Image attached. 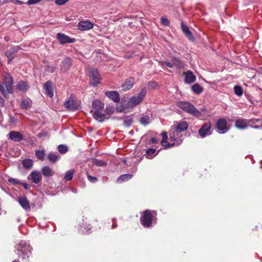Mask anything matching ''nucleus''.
Masks as SVG:
<instances>
[{"instance_id":"1","label":"nucleus","mask_w":262,"mask_h":262,"mask_svg":"<svg viewBox=\"0 0 262 262\" xmlns=\"http://www.w3.org/2000/svg\"><path fill=\"white\" fill-rule=\"evenodd\" d=\"M13 78L9 74H7L5 76L3 83L0 81V92L6 98L9 97V94H12L13 92Z\"/></svg>"},{"instance_id":"2","label":"nucleus","mask_w":262,"mask_h":262,"mask_svg":"<svg viewBox=\"0 0 262 262\" xmlns=\"http://www.w3.org/2000/svg\"><path fill=\"white\" fill-rule=\"evenodd\" d=\"M157 215L155 210H146L143 212V215L140 217L141 224L146 228L152 226L153 221Z\"/></svg>"},{"instance_id":"3","label":"nucleus","mask_w":262,"mask_h":262,"mask_svg":"<svg viewBox=\"0 0 262 262\" xmlns=\"http://www.w3.org/2000/svg\"><path fill=\"white\" fill-rule=\"evenodd\" d=\"M18 252L17 254L24 262L29 261V258L31 255V248L26 245L25 242L21 241L17 246Z\"/></svg>"},{"instance_id":"4","label":"nucleus","mask_w":262,"mask_h":262,"mask_svg":"<svg viewBox=\"0 0 262 262\" xmlns=\"http://www.w3.org/2000/svg\"><path fill=\"white\" fill-rule=\"evenodd\" d=\"M170 141L173 142L174 146H179L184 139L183 133L173 128H171L169 132Z\"/></svg>"},{"instance_id":"5","label":"nucleus","mask_w":262,"mask_h":262,"mask_svg":"<svg viewBox=\"0 0 262 262\" xmlns=\"http://www.w3.org/2000/svg\"><path fill=\"white\" fill-rule=\"evenodd\" d=\"M178 106L184 112L194 116H199L201 115L200 111L190 103L182 101L179 103Z\"/></svg>"},{"instance_id":"6","label":"nucleus","mask_w":262,"mask_h":262,"mask_svg":"<svg viewBox=\"0 0 262 262\" xmlns=\"http://www.w3.org/2000/svg\"><path fill=\"white\" fill-rule=\"evenodd\" d=\"M89 75L91 78L90 84L96 86L100 83V77L97 69L92 68L90 69Z\"/></svg>"},{"instance_id":"7","label":"nucleus","mask_w":262,"mask_h":262,"mask_svg":"<svg viewBox=\"0 0 262 262\" xmlns=\"http://www.w3.org/2000/svg\"><path fill=\"white\" fill-rule=\"evenodd\" d=\"M56 38L60 45L73 43L76 40L75 38H71L70 36L62 33H58L56 35Z\"/></svg>"},{"instance_id":"8","label":"nucleus","mask_w":262,"mask_h":262,"mask_svg":"<svg viewBox=\"0 0 262 262\" xmlns=\"http://www.w3.org/2000/svg\"><path fill=\"white\" fill-rule=\"evenodd\" d=\"M20 49L17 46L12 47L9 50L5 52V55L8 58V63H11L12 60L15 58V55Z\"/></svg>"},{"instance_id":"9","label":"nucleus","mask_w":262,"mask_h":262,"mask_svg":"<svg viewBox=\"0 0 262 262\" xmlns=\"http://www.w3.org/2000/svg\"><path fill=\"white\" fill-rule=\"evenodd\" d=\"M64 106L67 109L70 111H76L79 108V104L74 99L72 95H71L69 100L65 102Z\"/></svg>"},{"instance_id":"10","label":"nucleus","mask_w":262,"mask_h":262,"mask_svg":"<svg viewBox=\"0 0 262 262\" xmlns=\"http://www.w3.org/2000/svg\"><path fill=\"white\" fill-rule=\"evenodd\" d=\"M227 121L225 119L221 118L216 122V128L219 133L224 134L227 130Z\"/></svg>"},{"instance_id":"11","label":"nucleus","mask_w":262,"mask_h":262,"mask_svg":"<svg viewBox=\"0 0 262 262\" xmlns=\"http://www.w3.org/2000/svg\"><path fill=\"white\" fill-rule=\"evenodd\" d=\"M211 124L210 122H207L203 124L201 128L199 130V134L202 138L205 137L207 135L210 134Z\"/></svg>"},{"instance_id":"12","label":"nucleus","mask_w":262,"mask_h":262,"mask_svg":"<svg viewBox=\"0 0 262 262\" xmlns=\"http://www.w3.org/2000/svg\"><path fill=\"white\" fill-rule=\"evenodd\" d=\"M17 202L25 211H30L31 210L29 201L26 196L18 197Z\"/></svg>"},{"instance_id":"13","label":"nucleus","mask_w":262,"mask_h":262,"mask_svg":"<svg viewBox=\"0 0 262 262\" xmlns=\"http://www.w3.org/2000/svg\"><path fill=\"white\" fill-rule=\"evenodd\" d=\"M9 139L15 142H18L23 140V135L17 131H11L8 134Z\"/></svg>"},{"instance_id":"14","label":"nucleus","mask_w":262,"mask_h":262,"mask_svg":"<svg viewBox=\"0 0 262 262\" xmlns=\"http://www.w3.org/2000/svg\"><path fill=\"white\" fill-rule=\"evenodd\" d=\"M28 180H31L35 184L39 183L42 179L41 173L38 171H33L29 175L28 177Z\"/></svg>"},{"instance_id":"15","label":"nucleus","mask_w":262,"mask_h":262,"mask_svg":"<svg viewBox=\"0 0 262 262\" xmlns=\"http://www.w3.org/2000/svg\"><path fill=\"white\" fill-rule=\"evenodd\" d=\"M72 65V60L70 57H66L61 62L60 70L63 72L68 71Z\"/></svg>"},{"instance_id":"16","label":"nucleus","mask_w":262,"mask_h":262,"mask_svg":"<svg viewBox=\"0 0 262 262\" xmlns=\"http://www.w3.org/2000/svg\"><path fill=\"white\" fill-rule=\"evenodd\" d=\"M94 24L89 20L81 21L79 22L77 27L80 31H86L92 29Z\"/></svg>"},{"instance_id":"17","label":"nucleus","mask_w":262,"mask_h":262,"mask_svg":"<svg viewBox=\"0 0 262 262\" xmlns=\"http://www.w3.org/2000/svg\"><path fill=\"white\" fill-rule=\"evenodd\" d=\"M181 27L183 32L188 39L191 41L194 40V37L190 31L189 27L187 25H185L183 21L181 24Z\"/></svg>"},{"instance_id":"18","label":"nucleus","mask_w":262,"mask_h":262,"mask_svg":"<svg viewBox=\"0 0 262 262\" xmlns=\"http://www.w3.org/2000/svg\"><path fill=\"white\" fill-rule=\"evenodd\" d=\"M105 94L106 96L112 100L114 102H118L120 101L119 94L117 91H107Z\"/></svg>"},{"instance_id":"19","label":"nucleus","mask_w":262,"mask_h":262,"mask_svg":"<svg viewBox=\"0 0 262 262\" xmlns=\"http://www.w3.org/2000/svg\"><path fill=\"white\" fill-rule=\"evenodd\" d=\"M250 122V120L245 119H239L235 121V125L238 129H244L247 128Z\"/></svg>"},{"instance_id":"20","label":"nucleus","mask_w":262,"mask_h":262,"mask_svg":"<svg viewBox=\"0 0 262 262\" xmlns=\"http://www.w3.org/2000/svg\"><path fill=\"white\" fill-rule=\"evenodd\" d=\"M93 110L91 112L96 111H103L104 104L101 102L99 100L96 99L93 101L92 103Z\"/></svg>"},{"instance_id":"21","label":"nucleus","mask_w":262,"mask_h":262,"mask_svg":"<svg viewBox=\"0 0 262 262\" xmlns=\"http://www.w3.org/2000/svg\"><path fill=\"white\" fill-rule=\"evenodd\" d=\"M46 94L50 98L53 96V82L51 80L47 81L43 85Z\"/></svg>"},{"instance_id":"22","label":"nucleus","mask_w":262,"mask_h":262,"mask_svg":"<svg viewBox=\"0 0 262 262\" xmlns=\"http://www.w3.org/2000/svg\"><path fill=\"white\" fill-rule=\"evenodd\" d=\"M103 111H96L91 112L92 113L93 118L99 122H102L105 119V114L103 113Z\"/></svg>"},{"instance_id":"23","label":"nucleus","mask_w":262,"mask_h":262,"mask_svg":"<svg viewBox=\"0 0 262 262\" xmlns=\"http://www.w3.org/2000/svg\"><path fill=\"white\" fill-rule=\"evenodd\" d=\"M134 83V78L133 77H129L126 79L124 83L121 86L122 90L123 91H126L127 90H130L133 86Z\"/></svg>"},{"instance_id":"24","label":"nucleus","mask_w":262,"mask_h":262,"mask_svg":"<svg viewBox=\"0 0 262 262\" xmlns=\"http://www.w3.org/2000/svg\"><path fill=\"white\" fill-rule=\"evenodd\" d=\"M185 80L184 81L186 83H191L194 82L196 80V77L194 75L192 72L188 71L184 73Z\"/></svg>"},{"instance_id":"25","label":"nucleus","mask_w":262,"mask_h":262,"mask_svg":"<svg viewBox=\"0 0 262 262\" xmlns=\"http://www.w3.org/2000/svg\"><path fill=\"white\" fill-rule=\"evenodd\" d=\"M188 127V124L186 121H181L179 123L174 125L172 128L184 133Z\"/></svg>"},{"instance_id":"26","label":"nucleus","mask_w":262,"mask_h":262,"mask_svg":"<svg viewBox=\"0 0 262 262\" xmlns=\"http://www.w3.org/2000/svg\"><path fill=\"white\" fill-rule=\"evenodd\" d=\"M162 139L161 144L163 146H164L165 148H169L174 146V144L173 143H171L167 142L168 136L167 133L163 132L162 133Z\"/></svg>"},{"instance_id":"27","label":"nucleus","mask_w":262,"mask_h":262,"mask_svg":"<svg viewBox=\"0 0 262 262\" xmlns=\"http://www.w3.org/2000/svg\"><path fill=\"white\" fill-rule=\"evenodd\" d=\"M41 172L45 177H50L54 175V170L48 166L43 167L41 169Z\"/></svg>"},{"instance_id":"28","label":"nucleus","mask_w":262,"mask_h":262,"mask_svg":"<svg viewBox=\"0 0 262 262\" xmlns=\"http://www.w3.org/2000/svg\"><path fill=\"white\" fill-rule=\"evenodd\" d=\"M29 88L28 83L25 81L20 80L18 82L16 85V89L19 91L25 92Z\"/></svg>"},{"instance_id":"29","label":"nucleus","mask_w":262,"mask_h":262,"mask_svg":"<svg viewBox=\"0 0 262 262\" xmlns=\"http://www.w3.org/2000/svg\"><path fill=\"white\" fill-rule=\"evenodd\" d=\"M32 101L28 97L23 98L21 100V107L23 109H28L31 107Z\"/></svg>"},{"instance_id":"30","label":"nucleus","mask_w":262,"mask_h":262,"mask_svg":"<svg viewBox=\"0 0 262 262\" xmlns=\"http://www.w3.org/2000/svg\"><path fill=\"white\" fill-rule=\"evenodd\" d=\"M59 158L60 156H59L58 154L52 152H50L47 157V159L51 163H55Z\"/></svg>"},{"instance_id":"31","label":"nucleus","mask_w":262,"mask_h":262,"mask_svg":"<svg viewBox=\"0 0 262 262\" xmlns=\"http://www.w3.org/2000/svg\"><path fill=\"white\" fill-rule=\"evenodd\" d=\"M142 101V100H141L137 96H134L130 99V100L128 101V104L131 107H134L139 104L140 103H141Z\"/></svg>"},{"instance_id":"32","label":"nucleus","mask_w":262,"mask_h":262,"mask_svg":"<svg viewBox=\"0 0 262 262\" xmlns=\"http://www.w3.org/2000/svg\"><path fill=\"white\" fill-rule=\"evenodd\" d=\"M22 165L26 169H31L33 165V161L30 159H26L22 161Z\"/></svg>"},{"instance_id":"33","label":"nucleus","mask_w":262,"mask_h":262,"mask_svg":"<svg viewBox=\"0 0 262 262\" xmlns=\"http://www.w3.org/2000/svg\"><path fill=\"white\" fill-rule=\"evenodd\" d=\"M191 90L194 94L199 95L203 92V88L199 84L195 83L192 86Z\"/></svg>"},{"instance_id":"34","label":"nucleus","mask_w":262,"mask_h":262,"mask_svg":"<svg viewBox=\"0 0 262 262\" xmlns=\"http://www.w3.org/2000/svg\"><path fill=\"white\" fill-rule=\"evenodd\" d=\"M172 61L173 63V67L175 66L178 69H182L183 68V63L179 58L173 57L172 58Z\"/></svg>"},{"instance_id":"35","label":"nucleus","mask_w":262,"mask_h":262,"mask_svg":"<svg viewBox=\"0 0 262 262\" xmlns=\"http://www.w3.org/2000/svg\"><path fill=\"white\" fill-rule=\"evenodd\" d=\"M133 176L130 174H124L121 175L117 179V182L118 183H121L128 181L132 178Z\"/></svg>"},{"instance_id":"36","label":"nucleus","mask_w":262,"mask_h":262,"mask_svg":"<svg viewBox=\"0 0 262 262\" xmlns=\"http://www.w3.org/2000/svg\"><path fill=\"white\" fill-rule=\"evenodd\" d=\"M45 151L44 150H37L35 151L36 157L41 161H43L45 159Z\"/></svg>"},{"instance_id":"37","label":"nucleus","mask_w":262,"mask_h":262,"mask_svg":"<svg viewBox=\"0 0 262 262\" xmlns=\"http://www.w3.org/2000/svg\"><path fill=\"white\" fill-rule=\"evenodd\" d=\"M93 164L97 166L104 167L107 165V163L102 160L94 159L93 160Z\"/></svg>"},{"instance_id":"38","label":"nucleus","mask_w":262,"mask_h":262,"mask_svg":"<svg viewBox=\"0 0 262 262\" xmlns=\"http://www.w3.org/2000/svg\"><path fill=\"white\" fill-rule=\"evenodd\" d=\"M156 150L154 148H149L146 150V158L149 159H151L155 156H153Z\"/></svg>"},{"instance_id":"39","label":"nucleus","mask_w":262,"mask_h":262,"mask_svg":"<svg viewBox=\"0 0 262 262\" xmlns=\"http://www.w3.org/2000/svg\"><path fill=\"white\" fill-rule=\"evenodd\" d=\"M75 172V170L73 169H71L69 171H68L64 177V179L66 181H70L71 180L73 179V174Z\"/></svg>"},{"instance_id":"40","label":"nucleus","mask_w":262,"mask_h":262,"mask_svg":"<svg viewBox=\"0 0 262 262\" xmlns=\"http://www.w3.org/2000/svg\"><path fill=\"white\" fill-rule=\"evenodd\" d=\"M234 91L235 94L238 96L242 95V94L243 93V90L242 88L239 85H235L234 86Z\"/></svg>"},{"instance_id":"41","label":"nucleus","mask_w":262,"mask_h":262,"mask_svg":"<svg viewBox=\"0 0 262 262\" xmlns=\"http://www.w3.org/2000/svg\"><path fill=\"white\" fill-rule=\"evenodd\" d=\"M58 149L59 152L60 154H62L66 153L68 150V147L63 144L59 145L58 146Z\"/></svg>"},{"instance_id":"42","label":"nucleus","mask_w":262,"mask_h":262,"mask_svg":"<svg viewBox=\"0 0 262 262\" xmlns=\"http://www.w3.org/2000/svg\"><path fill=\"white\" fill-rule=\"evenodd\" d=\"M140 122L141 124L146 125L149 123V118L147 116H145L141 118Z\"/></svg>"},{"instance_id":"43","label":"nucleus","mask_w":262,"mask_h":262,"mask_svg":"<svg viewBox=\"0 0 262 262\" xmlns=\"http://www.w3.org/2000/svg\"><path fill=\"white\" fill-rule=\"evenodd\" d=\"M147 91L146 88H143L141 89V90L139 93L137 97L139 98L141 100L143 99L144 98L146 94Z\"/></svg>"},{"instance_id":"44","label":"nucleus","mask_w":262,"mask_h":262,"mask_svg":"<svg viewBox=\"0 0 262 262\" xmlns=\"http://www.w3.org/2000/svg\"><path fill=\"white\" fill-rule=\"evenodd\" d=\"M159 63L162 67H163L164 64L166 65L167 67L170 68H172L173 67V63L172 61L171 62H170L169 61H159Z\"/></svg>"},{"instance_id":"45","label":"nucleus","mask_w":262,"mask_h":262,"mask_svg":"<svg viewBox=\"0 0 262 262\" xmlns=\"http://www.w3.org/2000/svg\"><path fill=\"white\" fill-rule=\"evenodd\" d=\"M106 113L105 119H107L110 118L111 115L113 113V108L112 107L106 108L104 111Z\"/></svg>"},{"instance_id":"46","label":"nucleus","mask_w":262,"mask_h":262,"mask_svg":"<svg viewBox=\"0 0 262 262\" xmlns=\"http://www.w3.org/2000/svg\"><path fill=\"white\" fill-rule=\"evenodd\" d=\"M8 181L9 183L13 185L19 184L20 185L21 182L18 179L10 178L8 179Z\"/></svg>"},{"instance_id":"47","label":"nucleus","mask_w":262,"mask_h":262,"mask_svg":"<svg viewBox=\"0 0 262 262\" xmlns=\"http://www.w3.org/2000/svg\"><path fill=\"white\" fill-rule=\"evenodd\" d=\"M161 23L165 26H169L170 25V23L168 18L163 16L161 18Z\"/></svg>"},{"instance_id":"48","label":"nucleus","mask_w":262,"mask_h":262,"mask_svg":"<svg viewBox=\"0 0 262 262\" xmlns=\"http://www.w3.org/2000/svg\"><path fill=\"white\" fill-rule=\"evenodd\" d=\"M56 67L51 66V65H47L45 67V70L49 72V73H53L55 71Z\"/></svg>"},{"instance_id":"49","label":"nucleus","mask_w":262,"mask_h":262,"mask_svg":"<svg viewBox=\"0 0 262 262\" xmlns=\"http://www.w3.org/2000/svg\"><path fill=\"white\" fill-rule=\"evenodd\" d=\"M157 86V83L154 81H150L148 84V89H155Z\"/></svg>"},{"instance_id":"50","label":"nucleus","mask_w":262,"mask_h":262,"mask_svg":"<svg viewBox=\"0 0 262 262\" xmlns=\"http://www.w3.org/2000/svg\"><path fill=\"white\" fill-rule=\"evenodd\" d=\"M133 122L132 119H127L124 120V124L126 126H129L132 125Z\"/></svg>"},{"instance_id":"51","label":"nucleus","mask_w":262,"mask_h":262,"mask_svg":"<svg viewBox=\"0 0 262 262\" xmlns=\"http://www.w3.org/2000/svg\"><path fill=\"white\" fill-rule=\"evenodd\" d=\"M69 0H56L55 4L58 5H63L67 3Z\"/></svg>"},{"instance_id":"52","label":"nucleus","mask_w":262,"mask_h":262,"mask_svg":"<svg viewBox=\"0 0 262 262\" xmlns=\"http://www.w3.org/2000/svg\"><path fill=\"white\" fill-rule=\"evenodd\" d=\"M37 136L38 138H41L43 137H47L49 136V134H48V132H42L39 133L38 134Z\"/></svg>"},{"instance_id":"53","label":"nucleus","mask_w":262,"mask_h":262,"mask_svg":"<svg viewBox=\"0 0 262 262\" xmlns=\"http://www.w3.org/2000/svg\"><path fill=\"white\" fill-rule=\"evenodd\" d=\"M89 181L92 183H95L97 181V179L95 177H93L90 175L88 176Z\"/></svg>"},{"instance_id":"54","label":"nucleus","mask_w":262,"mask_h":262,"mask_svg":"<svg viewBox=\"0 0 262 262\" xmlns=\"http://www.w3.org/2000/svg\"><path fill=\"white\" fill-rule=\"evenodd\" d=\"M41 0H29L28 1V4L33 5L39 2Z\"/></svg>"},{"instance_id":"55","label":"nucleus","mask_w":262,"mask_h":262,"mask_svg":"<svg viewBox=\"0 0 262 262\" xmlns=\"http://www.w3.org/2000/svg\"><path fill=\"white\" fill-rule=\"evenodd\" d=\"M20 185H22L26 190H28L30 189V186L26 183L21 182Z\"/></svg>"},{"instance_id":"56","label":"nucleus","mask_w":262,"mask_h":262,"mask_svg":"<svg viewBox=\"0 0 262 262\" xmlns=\"http://www.w3.org/2000/svg\"><path fill=\"white\" fill-rule=\"evenodd\" d=\"M9 121L10 123H16V121H17V118H16L14 117H11V116H10V118H9Z\"/></svg>"},{"instance_id":"57","label":"nucleus","mask_w":262,"mask_h":262,"mask_svg":"<svg viewBox=\"0 0 262 262\" xmlns=\"http://www.w3.org/2000/svg\"><path fill=\"white\" fill-rule=\"evenodd\" d=\"M150 141L152 143L156 144L158 142L159 140L157 138L153 137L151 138Z\"/></svg>"},{"instance_id":"58","label":"nucleus","mask_w":262,"mask_h":262,"mask_svg":"<svg viewBox=\"0 0 262 262\" xmlns=\"http://www.w3.org/2000/svg\"><path fill=\"white\" fill-rule=\"evenodd\" d=\"M252 127L253 128H255V129H260L261 127V125L260 126H259V125H254V126H253Z\"/></svg>"},{"instance_id":"59","label":"nucleus","mask_w":262,"mask_h":262,"mask_svg":"<svg viewBox=\"0 0 262 262\" xmlns=\"http://www.w3.org/2000/svg\"><path fill=\"white\" fill-rule=\"evenodd\" d=\"M12 262H19V261L15 259V260H13Z\"/></svg>"},{"instance_id":"60","label":"nucleus","mask_w":262,"mask_h":262,"mask_svg":"<svg viewBox=\"0 0 262 262\" xmlns=\"http://www.w3.org/2000/svg\"><path fill=\"white\" fill-rule=\"evenodd\" d=\"M254 120L255 121V122H257L259 121L258 119H254Z\"/></svg>"},{"instance_id":"61","label":"nucleus","mask_w":262,"mask_h":262,"mask_svg":"<svg viewBox=\"0 0 262 262\" xmlns=\"http://www.w3.org/2000/svg\"><path fill=\"white\" fill-rule=\"evenodd\" d=\"M261 128H262V122H261Z\"/></svg>"}]
</instances>
